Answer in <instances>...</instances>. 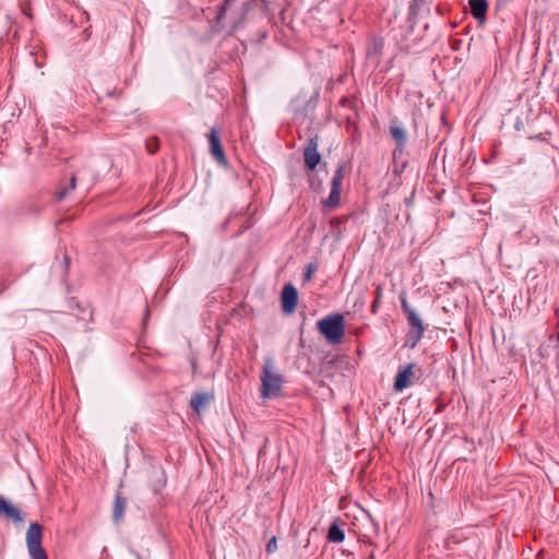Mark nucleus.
I'll return each mask as SVG.
<instances>
[{
	"label": "nucleus",
	"mask_w": 559,
	"mask_h": 559,
	"mask_svg": "<svg viewBox=\"0 0 559 559\" xmlns=\"http://www.w3.org/2000/svg\"><path fill=\"white\" fill-rule=\"evenodd\" d=\"M401 301H402L403 309H404V311H405V312H407V314L409 313V311H413V310L409 308L408 302H407V300H406V298H405V296H404V295H402V297H401Z\"/></svg>",
	"instance_id": "a211bd4d"
},
{
	"label": "nucleus",
	"mask_w": 559,
	"mask_h": 559,
	"mask_svg": "<svg viewBox=\"0 0 559 559\" xmlns=\"http://www.w3.org/2000/svg\"><path fill=\"white\" fill-rule=\"evenodd\" d=\"M75 188V177L73 176L71 178V189H74Z\"/></svg>",
	"instance_id": "aec40b11"
},
{
	"label": "nucleus",
	"mask_w": 559,
	"mask_h": 559,
	"mask_svg": "<svg viewBox=\"0 0 559 559\" xmlns=\"http://www.w3.org/2000/svg\"><path fill=\"white\" fill-rule=\"evenodd\" d=\"M124 508H126L124 499L121 498L120 496H117L116 500H115L114 512H112V518H114L115 522H119L122 520L123 513H124Z\"/></svg>",
	"instance_id": "ddd939ff"
},
{
	"label": "nucleus",
	"mask_w": 559,
	"mask_h": 559,
	"mask_svg": "<svg viewBox=\"0 0 559 559\" xmlns=\"http://www.w3.org/2000/svg\"><path fill=\"white\" fill-rule=\"evenodd\" d=\"M304 156L305 163L310 169H313L320 163L321 156L318 153V136L310 139L305 148Z\"/></svg>",
	"instance_id": "423d86ee"
},
{
	"label": "nucleus",
	"mask_w": 559,
	"mask_h": 559,
	"mask_svg": "<svg viewBox=\"0 0 559 559\" xmlns=\"http://www.w3.org/2000/svg\"><path fill=\"white\" fill-rule=\"evenodd\" d=\"M391 134L394 138V140L397 142V144L403 145L405 143L406 133L402 127L392 126Z\"/></svg>",
	"instance_id": "2eb2a0df"
},
{
	"label": "nucleus",
	"mask_w": 559,
	"mask_h": 559,
	"mask_svg": "<svg viewBox=\"0 0 559 559\" xmlns=\"http://www.w3.org/2000/svg\"><path fill=\"white\" fill-rule=\"evenodd\" d=\"M43 530L37 522L29 524L26 532V547L31 559H48L46 550L41 546Z\"/></svg>",
	"instance_id": "7ed1b4c3"
},
{
	"label": "nucleus",
	"mask_w": 559,
	"mask_h": 559,
	"mask_svg": "<svg viewBox=\"0 0 559 559\" xmlns=\"http://www.w3.org/2000/svg\"><path fill=\"white\" fill-rule=\"evenodd\" d=\"M211 400L212 395L210 393H197L191 399V407L194 409L195 413L200 414L206 407Z\"/></svg>",
	"instance_id": "9b49d317"
},
{
	"label": "nucleus",
	"mask_w": 559,
	"mask_h": 559,
	"mask_svg": "<svg viewBox=\"0 0 559 559\" xmlns=\"http://www.w3.org/2000/svg\"><path fill=\"white\" fill-rule=\"evenodd\" d=\"M380 298H381V289H380V287H379V288H378L377 299H376V300H377V302H379V301H380Z\"/></svg>",
	"instance_id": "412c9836"
},
{
	"label": "nucleus",
	"mask_w": 559,
	"mask_h": 559,
	"mask_svg": "<svg viewBox=\"0 0 559 559\" xmlns=\"http://www.w3.org/2000/svg\"><path fill=\"white\" fill-rule=\"evenodd\" d=\"M277 549V539L276 537H272L266 544V551L274 552Z\"/></svg>",
	"instance_id": "f3484780"
},
{
	"label": "nucleus",
	"mask_w": 559,
	"mask_h": 559,
	"mask_svg": "<svg viewBox=\"0 0 559 559\" xmlns=\"http://www.w3.org/2000/svg\"><path fill=\"white\" fill-rule=\"evenodd\" d=\"M282 308L285 313H293L297 307L298 293L292 284H286L281 295Z\"/></svg>",
	"instance_id": "20e7f679"
},
{
	"label": "nucleus",
	"mask_w": 559,
	"mask_h": 559,
	"mask_svg": "<svg viewBox=\"0 0 559 559\" xmlns=\"http://www.w3.org/2000/svg\"><path fill=\"white\" fill-rule=\"evenodd\" d=\"M414 376L413 366H407L402 372L396 376L394 388L401 391L409 385L411 379Z\"/></svg>",
	"instance_id": "9d476101"
},
{
	"label": "nucleus",
	"mask_w": 559,
	"mask_h": 559,
	"mask_svg": "<svg viewBox=\"0 0 559 559\" xmlns=\"http://www.w3.org/2000/svg\"><path fill=\"white\" fill-rule=\"evenodd\" d=\"M0 515L13 520L14 522H21L22 518L20 511L3 497L0 496Z\"/></svg>",
	"instance_id": "1a4fd4ad"
},
{
	"label": "nucleus",
	"mask_w": 559,
	"mask_h": 559,
	"mask_svg": "<svg viewBox=\"0 0 559 559\" xmlns=\"http://www.w3.org/2000/svg\"><path fill=\"white\" fill-rule=\"evenodd\" d=\"M156 150H157V147H156V146H154V145H150V146H148V151H150V153H151V154L155 153V152H156Z\"/></svg>",
	"instance_id": "6ab92c4d"
},
{
	"label": "nucleus",
	"mask_w": 559,
	"mask_h": 559,
	"mask_svg": "<svg viewBox=\"0 0 559 559\" xmlns=\"http://www.w3.org/2000/svg\"><path fill=\"white\" fill-rule=\"evenodd\" d=\"M261 381L263 399H274L282 395L284 379L274 361L270 359L265 361Z\"/></svg>",
	"instance_id": "f257e3e1"
},
{
	"label": "nucleus",
	"mask_w": 559,
	"mask_h": 559,
	"mask_svg": "<svg viewBox=\"0 0 559 559\" xmlns=\"http://www.w3.org/2000/svg\"><path fill=\"white\" fill-rule=\"evenodd\" d=\"M408 321L413 326V330L411 331V338L413 340L412 347H414L416 343L420 340L425 329L421 320L419 319L415 311H409Z\"/></svg>",
	"instance_id": "6e6552de"
},
{
	"label": "nucleus",
	"mask_w": 559,
	"mask_h": 559,
	"mask_svg": "<svg viewBox=\"0 0 559 559\" xmlns=\"http://www.w3.org/2000/svg\"><path fill=\"white\" fill-rule=\"evenodd\" d=\"M471 11L475 19L483 22L487 12L488 3L486 0H469Z\"/></svg>",
	"instance_id": "f8f14e48"
},
{
	"label": "nucleus",
	"mask_w": 559,
	"mask_h": 559,
	"mask_svg": "<svg viewBox=\"0 0 559 559\" xmlns=\"http://www.w3.org/2000/svg\"><path fill=\"white\" fill-rule=\"evenodd\" d=\"M343 167L340 166L332 179V190L330 197L323 201V205L328 207H335L340 203V186L343 179Z\"/></svg>",
	"instance_id": "39448f33"
},
{
	"label": "nucleus",
	"mask_w": 559,
	"mask_h": 559,
	"mask_svg": "<svg viewBox=\"0 0 559 559\" xmlns=\"http://www.w3.org/2000/svg\"><path fill=\"white\" fill-rule=\"evenodd\" d=\"M328 538L333 543H341L344 540L345 535L336 524H332L329 530Z\"/></svg>",
	"instance_id": "4468645a"
},
{
	"label": "nucleus",
	"mask_w": 559,
	"mask_h": 559,
	"mask_svg": "<svg viewBox=\"0 0 559 559\" xmlns=\"http://www.w3.org/2000/svg\"><path fill=\"white\" fill-rule=\"evenodd\" d=\"M210 142V151L213 157L221 164L226 165V158L224 155L223 147L218 134L215 129H212L207 135Z\"/></svg>",
	"instance_id": "0eeeda50"
},
{
	"label": "nucleus",
	"mask_w": 559,
	"mask_h": 559,
	"mask_svg": "<svg viewBox=\"0 0 559 559\" xmlns=\"http://www.w3.org/2000/svg\"><path fill=\"white\" fill-rule=\"evenodd\" d=\"M317 271V265L314 263H310L307 266V272L305 274V281L310 282L312 278L313 273Z\"/></svg>",
	"instance_id": "dca6fc26"
},
{
	"label": "nucleus",
	"mask_w": 559,
	"mask_h": 559,
	"mask_svg": "<svg viewBox=\"0 0 559 559\" xmlns=\"http://www.w3.org/2000/svg\"><path fill=\"white\" fill-rule=\"evenodd\" d=\"M378 304H379V302H377V301L373 304V306H372V311H373V312L376 311V308L378 307Z\"/></svg>",
	"instance_id": "4be33fe9"
},
{
	"label": "nucleus",
	"mask_w": 559,
	"mask_h": 559,
	"mask_svg": "<svg viewBox=\"0 0 559 559\" xmlns=\"http://www.w3.org/2000/svg\"><path fill=\"white\" fill-rule=\"evenodd\" d=\"M318 330L332 344L342 342L345 335V322L342 314H332L318 322Z\"/></svg>",
	"instance_id": "f03ea898"
}]
</instances>
